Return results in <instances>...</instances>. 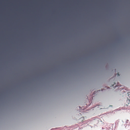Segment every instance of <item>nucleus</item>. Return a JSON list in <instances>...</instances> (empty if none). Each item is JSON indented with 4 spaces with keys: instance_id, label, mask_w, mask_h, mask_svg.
<instances>
[{
    "instance_id": "f257e3e1",
    "label": "nucleus",
    "mask_w": 130,
    "mask_h": 130,
    "mask_svg": "<svg viewBox=\"0 0 130 130\" xmlns=\"http://www.w3.org/2000/svg\"><path fill=\"white\" fill-rule=\"evenodd\" d=\"M99 107H100V106H101V105H99Z\"/></svg>"
},
{
    "instance_id": "f03ea898",
    "label": "nucleus",
    "mask_w": 130,
    "mask_h": 130,
    "mask_svg": "<svg viewBox=\"0 0 130 130\" xmlns=\"http://www.w3.org/2000/svg\"><path fill=\"white\" fill-rule=\"evenodd\" d=\"M127 101H128V102H130L129 100L127 101Z\"/></svg>"
},
{
    "instance_id": "7ed1b4c3",
    "label": "nucleus",
    "mask_w": 130,
    "mask_h": 130,
    "mask_svg": "<svg viewBox=\"0 0 130 130\" xmlns=\"http://www.w3.org/2000/svg\"><path fill=\"white\" fill-rule=\"evenodd\" d=\"M118 75L119 76V73H118Z\"/></svg>"
},
{
    "instance_id": "20e7f679",
    "label": "nucleus",
    "mask_w": 130,
    "mask_h": 130,
    "mask_svg": "<svg viewBox=\"0 0 130 130\" xmlns=\"http://www.w3.org/2000/svg\"><path fill=\"white\" fill-rule=\"evenodd\" d=\"M117 86H115V87H116Z\"/></svg>"
},
{
    "instance_id": "39448f33",
    "label": "nucleus",
    "mask_w": 130,
    "mask_h": 130,
    "mask_svg": "<svg viewBox=\"0 0 130 130\" xmlns=\"http://www.w3.org/2000/svg\"><path fill=\"white\" fill-rule=\"evenodd\" d=\"M102 108H100V109H102Z\"/></svg>"
}]
</instances>
